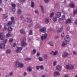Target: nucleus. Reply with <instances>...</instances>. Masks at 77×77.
I'll list each match as a JSON object with an SVG mask.
<instances>
[{
  "label": "nucleus",
  "mask_w": 77,
  "mask_h": 77,
  "mask_svg": "<svg viewBox=\"0 0 77 77\" xmlns=\"http://www.w3.org/2000/svg\"><path fill=\"white\" fill-rule=\"evenodd\" d=\"M33 34V33L32 32V31L30 30L29 31V35H32Z\"/></svg>",
  "instance_id": "obj_41"
},
{
  "label": "nucleus",
  "mask_w": 77,
  "mask_h": 77,
  "mask_svg": "<svg viewBox=\"0 0 77 77\" xmlns=\"http://www.w3.org/2000/svg\"><path fill=\"white\" fill-rule=\"evenodd\" d=\"M73 53L74 55H76V52L75 51H73Z\"/></svg>",
  "instance_id": "obj_60"
},
{
  "label": "nucleus",
  "mask_w": 77,
  "mask_h": 77,
  "mask_svg": "<svg viewBox=\"0 0 77 77\" xmlns=\"http://www.w3.org/2000/svg\"><path fill=\"white\" fill-rule=\"evenodd\" d=\"M68 53L67 52H64L63 54H62V56L63 57H66L68 56Z\"/></svg>",
  "instance_id": "obj_10"
},
{
  "label": "nucleus",
  "mask_w": 77,
  "mask_h": 77,
  "mask_svg": "<svg viewBox=\"0 0 77 77\" xmlns=\"http://www.w3.org/2000/svg\"><path fill=\"white\" fill-rule=\"evenodd\" d=\"M11 20L12 21L11 22H12V23L13 24V25L12 26L14 27V26H15V21H14V17H11Z\"/></svg>",
  "instance_id": "obj_6"
},
{
  "label": "nucleus",
  "mask_w": 77,
  "mask_h": 77,
  "mask_svg": "<svg viewBox=\"0 0 77 77\" xmlns=\"http://www.w3.org/2000/svg\"><path fill=\"white\" fill-rule=\"evenodd\" d=\"M62 29H63V28H60V29L57 31V33H60V32H61L62 31Z\"/></svg>",
  "instance_id": "obj_32"
},
{
  "label": "nucleus",
  "mask_w": 77,
  "mask_h": 77,
  "mask_svg": "<svg viewBox=\"0 0 77 77\" xmlns=\"http://www.w3.org/2000/svg\"><path fill=\"white\" fill-rule=\"evenodd\" d=\"M47 37V34H45L44 35V37L43 36H42L41 37V38L42 41H43L44 39H46Z\"/></svg>",
  "instance_id": "obj_8"
},
{
  "label": "nucleus",
  "mask_w": 77,
  "mask_h": 77,
  "mask_svg": "<svg viewBox=\"0 0 77 77\" xmlns=\"http://www.w3.org/2000/svg\"><path fill=\"white\" fill-rule=\"evenodd\" d=\"M28 21H28V22H29V23H31L32 22V19L28 18Z\"/></svg>",
  "instance_id": "obj_52"
},
{
  "label": "nucleus",
  "mask_w": 77,
  "mask_h": 77,
  "mask_svg": "<svg viewBox=\"0 0 77 77\" xmlns=\"http://www.w3.org/2000/svg\"><path fill=\"white\" fill-rule=\"evenodd\" d=\"M17 12L18 14L20 15L21 14V10L20 9H19L17 11Z\"/></svg>",
  "instance_id": "obj_23"
},
{
  "label": "nucleus",
  "mask_w": 77,
  "mask_h": 77,
  "mask_svg": "<svg viewBox=\"0 0 77 77\" xmlns=\"http://www.w3.org/2000/svg\"><path fill=\"white\" fill-rule=\"evenodd\" d=\"M69 6V7L70 8H75V5H74V4L73 3H72L70 4Z\"/></svg>",
  "instance_id": "obj_12"
},
{
  "label": "nucleus",
  "mask_w": 77,
  "mask_h": 77,
  "mask_svg": "<svg viewBox=\"0 0 77 77\" xmlns=\"http://www.w3.org/2000/svg\"><path fill=\"white\" fill-rule=\"evenodd\" d=\"M57 54V51H56L54 52V55H56Z\"/></svg>",
  "instance_id": "obj_46"
},
{
  "label": "nucleus",
  "mask_w": 77,
  "mask_h": 77,
  "mask_svg": "<svg viewBox=\"0 0 77 77\" xmlns=\"http://www.w3.org/2000/svg\"><path fill=\"white\" fill-rule=\"evenodd\" d=\"M70 66L68 65H66V69H70Z\"/></svg>",
  "instance_id": "obj_30"
},
{
  "label": "nucleus",
  "mask_w": 77,
  "mask_h": 77,
  "mask_svg": "<svg viewBox=\"0 0 77 77\" xmlns=\"http://www.w3.org/2000/svg\"><path fill=\"white\" fill-rule=\"evenodd\" d=\"M26 38H24L23 39V40H22V41H24L25 42V41H26Z\"/></svg>",
  "instance_id": "obj_58"
},
{
  "label": "nucleus",
  "mask_w": 77,
  "mask_h": 77,
  "mask_svg": "<svg viewBox=\"0 0 77 77\" xmlns=\"http://www.w3.org/2000/svg\"><path fill=\"white\" fill-rule=\"evenodd\" d=\"M58 21L60 23H63V19L62 18H60Z\"/></svg>",
  "instance_id": "obj_18"
},
{
  "label": "nucleus",
  "mask_w": 77,
  "mask_h": 77,
  "mask_svg": "<svg viewBox=\"0 0 77 77\" xmlns=\"http://www.w3.org/2000/svg\"><path fill=\"white\" fill-rule=\"evenodd\" d=\"M45 3H48L49 2V0H44Z\"/></svg>",
  "instance_id": "obj_55"
},
{
  "label": "nucleus",
  "mask_w": 77,
  "mask_h": 77,
  "mask_svg": "<svg viewBox=\"0 0 77 77\" xmlns=\"http://www.w3.org/2000/svg\"><path fill=\"white\" fill-rule=\"evenodd\" d=\"M35 14H38V11L36 10L35 11Z\"/></svg>",
  "instance_id": "obj_62"
},
{
  "label": "nucleus",
  "mask_w": 77,
  "mask_h": 77,
  "mask_svg": "<svg viewBox=\"0 0 77 77\" xmlns=\"http://www.w3.org/2000/svg\"><path fill=\"white\" fill-rule=\"evenodd\" d=\"M15 8H13V9H12V11L13 12H15Z\"/></svg>",
  "instance_id": "obj_47"
},
{
  "label": "nucleus",
  "mask_w": 77,
  "mask_h": 77,
  "mask_svg": "<svg viewBox=\"0 0 77 77\" xmlns=\"http://www.w3.org/2000/svg\"><path fill=\"white\" fill-rule=\"evenodd\" d=\"M21 45L22 46V47H23L24 46H25L26 45V42L24 41H22V42H21Z\"/></svg>",
  "instance_id": "obj_13"
},
{
  "label": "nucleus",
  "mask_w": 77,
  "mask_h": 77,
  "mask_svg": "<svg viewBox=\"0 0 77 77\" xmlns=\"http://www.w3.org/2000/svg\"><path fill=\"white\" fill-rule=\"evenodd\" d=\"M11 6L13 8H15L16 7V5L15 4H11Z\"/></svg>",
  "instance_id": "obj_36"
},
{
  "label": "nucleus",
  "mask_w": 77,
  "mask_h": 77,
  "mask_svg": "<svg viewBox=\"0 0 77 77\" xmlns=\"http://www.w3.org/2000/svg\"><path fill=\"white\" fill-rule=\"evenodd\" d=\"M7 41V39H6L5 40H4L3 41V43H6Z\"/></svg>",
  "instance_id": "obj_59"
},
{
  "label": "nucleus",
  "mask_w": 77,
  "mask_h": 77,
  "mask_svg": "<svg viewBox=\"0 0 77 77\" xmlns=\"http://www.w3.org/2000/svg\"><path fill=\"white\" fill-rule=\"evenodd\" d=\"M24 21H27V22H28V21L30 22V21H29V18H26L24 20Z\"/></svg>",
  "instance_id": "obj_45"
},
{
  "label": "nucleus",
  "mask_w": 77,
  "mask_h": 77,
  "mask_svg": "<svg viewBox=\"0 0 77 77\" xmlns=\"http://www.w3.org/2000/svg\"><path fill=\"white\" fill-rule=\"evenodd\" d=\"M31 6L32 8H33L34 6V2H31Z\"/></svg>",
  "instance_id": "obj_38"
},
{
  "label": "nucleus",
  "mask_w": 77,
  "mask_h": 77,
  "mask_svg": "<svg viewBox=\"0 0 77 77\" xmlns=\"http://www.w3.org/2000/svg\"><path fill=\"white\" fill-rule=\"evenodd\" d=\"M75 24L77 25V20H76L75 21Z\"/></svg>",
  "instance_id": "obj_64"
},
{
  "label": "nucleus",
  "mask_w": 77,
  "mask_h": 77,
  "mask_svg": "<svg viewBox=\"0 0 77 77\" xmlns=\"http://www.w3.org/2000/svg\"><path fill=\"white\" fill-rule=\"evenodd\" d=\"M7 26H13V23L12 21H8V23H7Z\"/></svg>",
  "instance_id": "obj_9"
},
{
  "label": "nucleus",
  "mask_w": 77,
  "mask_h": 77,
  "mask_svg": "<svg viewBox=\"0 0 77 77\" xmlns=\"http://www.w3.org/2000/svg\"><path fill=\"white\" fill-rule=\"evenodd\" d=\"M12 35L11 34V32H9L8 33V34L6 35V37L7 38H9L10 36H11Z\"/></svg>",
  "instance_id": "obj_21"
},
{
  "label": "nucleus",
  "mask_w": 77,
  "mask_h": 77,
  "mask_svg": "<svg viewBox=\"0 0 77 77\" xmlns=\"http://www.w3.org/2000/svg\"><path fill=\"white\" fill-rule=\"evenodd\" d=\"M13 74V73L12 72H10L9 73V75H10V76H12Z\"/></svg>",
  "instance_id": "obj_44"
},
{
  "label": "nucleus",
  "mask_w": 77,
  "mask_h": 77,
  "mask_svg": "<svg viewBox=\"0 0 77 77\" xmlns=\"http://www.w3.org/2000/svg\"><path fill=\"white\" fill-rule=\"evenodd\" d=\"M20 32L21 33H23V34H25V33H26L23 29H21L20 30Z\"/></svg>",
  "instance_id": "obj_24"
},
{
  "label": "nucleus",
  "mask_w": 77,
  "mask_h": 77,
  "mask_svg": "<svg viewBox=\"0 0 77 77\" xmlns=\"http://www.w3.org/2000/svg\"><path fill=\"white\" fill-rule=\"evenodd\" d=\"M45 22L47 24L49 23V18L48 17H46L45 18Z\"/></svg>",
  "instance_id": "obj_17"
},
{
  "label": "nucleus",
  "mask_w": 77,
  "mask_h": 77,
  "mask_svg": "<svg viewBox=\"0 0 77 77\" xmlns=\"http://www.w3.org/2000/svg\"><path fill=\"white\" fill-rule=\"evenodd\" d=\"M11 53V50L9 49L7 50L6 51V53L7 54H9V53Z\"/></svg>",
  "instance_id": "obj_33"
},
{
  "label": "nucleus",
  "mask_w": 77,
  "mask_h": 77,
  "mask_svg": "<svg viewBox=\"0 0 77 77\" xmlns=\"http://www.w3.org/2000/svg\"><path fill=\"white\" fill-rule=\"evenodd\" d=\"M54 76L56 77L57 75H60V73L58 72H54Z\"/></svg>",
  "instance_id": "obj_14"
},
{
  "label": "nucleus",
  "mask_w": 77,
  "mask_h": 77,
  "mask_svg": "<svg viewBox=\"0 0 77 77\" xmlns=\"http://www.w3.org/2000/svg\"><path fill=\"white\" fill-rule=\"evenodd\" d=\"M64 40L66 42H69V41H70V39H69V35H67L64 38Z\"/></svg>",
  "instance_id": "obj_2"
},
{
  "label": "nucleus",
  "mask_w": 77,
  "mask_h": 77,
  "mask_svg": "<svg viewBox=\"0 0 77 77\" xmlns=\"http://www.w3.org/2000/svg\"><path fill=\"white\" fill-rule=\"evenodd\" d=\"M13 41V39L11 38L9 39V42H12Z\"/></svg>",
  "instance_id": "obj_51"
},
{
  "label": "nucleus",
  "mask_w": 77,
  "mask_h": 77,
  "mask_svg": "<svg viewBox=\"0 0 77 77\" xmlns=\"http://www.w3.org/2000/svg\"><path fill=\"white\" fill-rule=\"evenodd\" d=\"M57 18L56 17H54L53 19V20L54 21H57Z\"/></svg>",
  "instance_id": "obj_40"
},
{
  "label": "nucleus",
  "mask_w": 77,
  "mask_h": 77,
  "mask_svg": "<svg viewBox=\"0 0 77 77\" xmlns=\"http://www.w3.org/2000/svg\"><path fill=\"white\" fill-rule=\"evenodd\" d=\"M53 15H54V13H51L50 15V17H52Z\"/></svg>",
  "instance_id": "obj_50"
},
{
  "label": "nucleus",
  "mask_w": 77,
  "mask_h": 77,
  "mask_svg": "<svg viewBox=\"0 0 77 77\" xmlns=\"http://www.w3.org/2000/svg\"><path fill=\"white\" fill-rule=\"evenodd\" d=\"M17 49L16 50V52L17 53H18L19 52L21 51L22 49H23V47H17Z\"/></svg>",
  "instance_id": "obj_3"
},
{
  "label": "nucleus",
  "mask_w": 77,
  "mask_h": 77,
  "mask_svg": "<svg viewBox=\"0 0 77 77\" xmlns=\"http://www.w3.org/2000/svg\"><path fill=\"white\" fill-rule=\"evenodd\" d=\"M40 68L41 69H42V70H43L44 69V67H43V66L42 65H41L40 66Z\"/></svg>",
  "instance_id": "obj_42"
},
{
  "label": "nucleus",
  "mask_w": 77,
  "mask_h": 77,
  "mask_svg": "<svg viewBox=\"0 0 77 77\" xmlns=\"http://www.w3.org/2000/svg\"><path fill=\"white\" fill-rule=\"evenodd\" d=\"M7 29V28L6 27V25H4V28L3 29V30L4 31H6V30Z\"/></svg>",
  "instance_id": "obj_31"
},
{
  "label": "nucleus",
  "mask_w": 77,
  "mask_h": 77,
  "mask_svg": "<svg viewBox=\"0 0 77 77\" xmlns=\"http://www.w3.org/2000/svg\"><path fill=\"white\" fill-rule=\"evenodd\" d=\"M74 69V67L72 65H70V69Z\"/></svg>",
  "instance_id": "obj_29"
},
{
  "label": "nucleus",
  "mask_w": 77,
  "mask_h": 77,
  "mask_svg": "<svg viewBox=\"0 0 77 77\" xmlns=\"http://www.w3.org/2000/svg\"><path fill=\"white\" fill-rule=\"evenodd\" d=\"M40 7L41 8L42 12V13H44V7L42 5H40Z\"/></svg>",
  "instance_id": "obj_22"
},
{
  "label": "nucleus",
  "mask_w": 77,
  "mask_h": 77,
  "mask_svg": "<svg viewBox=\"0 0 77 77\" xmlns=\"http://www.w3.org/2000/svg\"><path fill=\"white\" fill-rule=\"evenodd\" d=\"M3 16L4 18H6L8 17V14H4Z\"/></svg>",
  "instance_id": "obj_37"
},
{
  "label": "nucleus",
  "mask_w": 77,
  "mask_h": 77,
  "mask_svg": "<svg viewBox=\"0 0 77 77\" xmlns=\"http://www.w3.org/2000/svg\"><path fill=\"white\" fill-rule=\"evenodd\" d=\"M55 7L57 8L58 9H59V5L57 4H56L55 5Z\"/></svg>",
  "instance_id": "obj_39"
},
{
  "label": "nucleus",
  "mask_w": 77,
  "mask_h": 77,
  "mask_svg": "<svg viewBox=\"0 0 77 77\" xmlns=\"http://www.w3.org/2000/svg\"><path fill=\"white\" fill-rule=\"evenodd\" d=\"M61 16V13L60 12H58L57 13V18L60 17Z\"/></svg>",
  "instance_id": "obj_16"
},
{
  "label": "nucleus",
  "mask_w": 77,
  "mask_h": 77,
  "mask_svg": "<svg viewBox=\"0 0 77 77\" xmlns=\"http://www.w3.org/2000/svg\"><path fill=\"white\" fill-rule=\"evenodd\" d=\"M66 45V43L65 42H63L62 44V47H64V46H65Z\"/></svg>",
  "instance_id": "obj_25"
},
{
  "label": "nucleus",
  "mask_w": 77,
  "mask_h": 77,
  "mask_svg": "<svg viewBox=\"0 0 77 77\" xmlns=\"http://www.w3.org/2000/svg\"><path fill=\"white\" fill-rule=\"evenodd\" d=\"M62 13H63V14H65V11H63V10H62L61 11Z\"/></svg>",
  "instance_id": "obj_63"
},
{
  "label": "nucleus",
  "mask_w": 77,
  "mask_h": 77,
  "mask_svg": "<svg viewBox=\"0 0 77 77\" xmlns=\"http://www.w3.org/2000/svg\"><path fill=\"white\" fill-rule=\"evenodd\" d=\"M25 60H31V58H26L25 59Z\"/></svg>",
  "instance_id": "obj_43"
},
{
  "label": "nucleus",
  "mask_w": 77,
  "mask_h": 77,
  "mask_svg": "<svg viewBox=\"0 0 77 77\" xmlns=\"http://www.w3.org/2000/svg\"><path fill=\"white\" fill-rule=\"evenodd\" d=\"M36 51L35 49H34L32 51V52L34 54H35V53H36Z\"/></svg>",
  "instance_id": "obj_48"
},
{
  "label": "nucleus",
  "mask_w": 77,
  "mask_h": 77,
  "mask_svg": "<svg viewBox=\"0 0 77 77\" xmlns=\"http://www.w3.org/2000/svg\"><path fill=\"white\" fill-rule=\"evenodd\" d=\"M66 23H71V20L70 19H68L66 20Z\"/></svg>",
  "instance_id": "obj_15"
},
{
  "label": "nucleus",
  "mask_w": 77,
  "mask_h": 77,
  "mask_svg": "<svg viewBox=\"0 0 77 77\" xmlns=\"http://www.w3.org/2000/svg\"><path fill=\"white\" fill-rule=\"evenodd\" d=\"M5 47V45L4 43H2L0 45V49H3Z\"/></svg>",
  "instance_id": "obj_11"
},
{
  "label": "nucleus",
  "mask_w": 77,
  "mask_h": 77,
  "mask_svg": "<svg viewBox=\"0 0 77 77\" xmlns=\"http://www.w3.org/2000/svg\"><path fill=\"white\" fill-rule=\"evenodd\" d=\"M56 69L59 72H60L61 71V69H62V67L60 66L57 65L56 67Z\"/></svg>",
  "instance_id": "obj_7"
},
{
  "label": "nucleus",
  "mask_w": 77,
  "mask_h": 77,
  "mask_svg": "<svg viewBox=\"0 0 77 77\" xmlns=\"http://www.w3.org/2000/svg\"><path fill=\"white\" fill-rule=\"evenodd\" d=\"M65 15H63V16H62V18H61L62 19H63V20L65 19Z\"/></svg>",
  "instance_id": "obj_54"
},
{
  "label": "nucleus",
  "mask_w": 77,
  "mask_h": 77,
  "mask_svg": "<svg viewBox=\"0 0 77 77\" xmlns=\"http://www.w3.org/2000/svg\"><path fill=\"white\" fill-rule=\"evenodd\" d=\"M26 75H27V73H26V72H24L23 74V76H26Z\"/></svg>",
  "instance_id": "obj_57"
},
{
  "label": "nucleus",
  "mask_w": 77,
  "mask_h": 77,
  "mask_svg": "<svg viewBox=\"0 0 77 77\" xmlns=\"http://www.w3.org/2000/svg\"><path fill=\"white\" fill-rule=\"evenodd\" d=\"M15 65L16 68H18V67H21V68H22L23 67V66H24L23 64L21 63H19L18 61H16V62Z\"/></svg>",
  "instance_id": "obj_1"
},
{
  "label": "nucleus",
  "mask_w": 77,
  "mask_h": 77,
  "mask_svg": "<svg viewBox=\"0 0 77 77\" xmlns=\"http://www.w3.org/2000/svg\"><path fill=\"white\" fill-rule=\"evenodd\" d=\"M44 59H48V57L47 56V55H46L45 54L43 55V57Z\"/></svg>",
  "instance_id": "obj_28"
},
{
  "label": "nucleus",
  "mask_w": 77,
  "mask_h": 77,
  "mask_svg": "<svg viewBox=\"0 0 77 77\" xmlns=\"http://www.w3.org/2000/svg\"><path fill=\"white\" fill-rule=\"evenodd\" d=\"M38 60L40 62H42L44 61V59L41 57H39L38 58Z\"/></svg>",
  "instance_id": "obj_20"
},
{
  "label": "nucleus",
  "mask_w": 77,
  "mask_h": 77,
  "mask_svg": "<svg viewBox=\"0 0 77 77\" xmlns=\"http://www.w3.org/2000/svg\"><path fill=\"white\" fill-rule=\"evenodd\" d=\"M40 67H39L38 66H36V69H37V70H38L39 69Z\"/></svg>",
  "instance_id": "obj_49"
},
{
  "label": "nucleus",
  "mask_w": 77,
  "mask_h": 77,
  "mask_svg": "<svg viewBox=\"0 0 77 77\" xmlns=\"http://www.w3.org/2000/svg\"><path fill=\"white\" fill-rule=\"evenodd\" d=\"M40 55V53L39 52H38L36 56L38 57H39V56Z\"/></svg>",
  "instance_id": "obj_53"
},
{
  "label": "nucleus",
  "mask_w": 77,
  "mask_h": 77,
  "mask_svg": "<svg viewBox=\"0 0 77 77\" xmlns=\"http://www.w3.org/2000/svg\"><path fill=\"white\" fill-rule=\"evenodd\" d=\"M33 24L32 23L29 24L28 26V27H33Z\"/></svg>",
  "instance_id": "obj_35"
},
{
  "label": "nucleus",
  "mask_w": 77,
  "mask_h": 77,
  "mask_svg": "<svg viewBox=\"0 0 77 77\" xmlns=\"http://www.w3.org/2000/svg\"><path fill=\"white\" fill-rule=\"evenodd\" d=\"M8 31L9 32H11V31H12V28L11 27H8Z\"/></svg>",
  "instance_id": "obj_26"
},
{
  "label": "nucleus",
  "mask_w": 77,
  "mask_h": 77,
  "mask_svg": "<svg viewBox=\"0 0 77 77\" xmlns=\"http://www.w3.org/2000/svg\"><path fill=\"white\" fill-rule=\"evenodd\" d=\"M27 70L29 71V72H30L32 70V68L31 67H29L27 68Z\"/></svg>",
  "instance_id": "obj_27"
},
{
  "label": "nucleus",
  "mask_w": 77,
  "mask_h": 77,
  "mask_svg": "<svg viewBox=\"0 0 77 77\" xmlns=\"http://www.w3.org/2000/svg\"><path fill=\"white\" fill-rule=\"evenodd\" d=\"M56 63H57L56 62H54L53 63L54 66H56Z\"/></svg>",
  "instance_id": "obj_56"
},
{
  "label": "nucleus",
  "mask_w": 77,
  "mask_h": 77,
  "mask_svg": "<svg viewBox=\"0 0 77 77\" xmlns=\"http://www.w3.org/2000/svg\"><path fill=\"white\" fill-rule=\"evenodd\" d=\"M77 13V10H75L73 11V14H74V15H75Z\"/></svg>",
  "instance_id": "obj_34"
},
{
  "label": "nucleus",
  "mask_w": 77,
  "mask_h": 77,
  "mask_svg": "<svg viewBox=\"0 0 77 77\" xmlns=\"http://www.w3.org/2000/svg\"><path fill=\"white\" fill-rule=\"evenodd\" d=\"M39 31L41 32L45 33V32H46V29L45 28V27H43L42 28L40 29Z\"/></svg>",
  "instance_id": "obj_4"
},
{
  "label": "nucleus",
  "mask_w": 77,
  "mask_h": 77,
  "mask_svg": "<svg viewBox=\"0 0 77 77\" xmlns=\"http://www.w3.org/2000/svg\"><path fill=\"white\" fill-rule=\"evenodd\" d=\"M48 44H49L51 47H53V45H54V44H53V43L51 42H49Z\"/></svg>",
  "instance_id": "obj_19"
},
{
  "label": "nucleus",
  "mask_w": 77,
  "mask_h": 77,
  "mask_svg": "<svg viewBox=\"0 0 77 77\" xmlns=\"http://www.w3.org/2000/svg\"><path fill=\"white\" fill-rule=\"evenodd\" d=\"M54 51H52L50 53V54H53V55H54Z\"/></svg>",
  "instance_id": "obj_61"
},
{
  "label": "nucleus",
  "mask_w": 77,
  "mask_h": 77,
  "mask_svg": "<svg viewBox=\"0 0 77 77\" xmlns=\"http://www.w3.org/2000/svg\"><path fill=\"white\" fill-rule=\"evenodd\" d=\"M2 35V33L0 32V38L1 40H4L5 39V36L3 35Z\"/></svg>",
  "instance_id": "obj_5"
}]
</instances>
